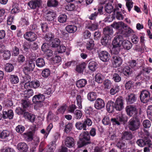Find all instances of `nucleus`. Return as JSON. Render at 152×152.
I'll return each mask as SVG.
<instances>
[{
  "mask_svg": "<svg viewBox=\"0 0 152 152\" xmlns=\"http://www.w3.org/2000/svg\"><path fill=\"white\" fill-rule=\"evenodd\" d=\"M103 33L104 36L101 39V42L103 45L105 46L110 42L113 34V29L110 27H106L104 28Z\"/></svg>",
  "mask_w": 152,
  "mask_h": 152,
  "instance_id": "obj_1",
  "label": "nucleus"
},
{
  "mask_svg": "<svg viewBox=\"0 0 152 152\" xmlns=\"http://www.w3.org/2000/svg\"><path fill=\"white\" fill-rule=\"evenodd\" d=\"M90 136L88 132L84 131L81 133L79 137V140L77 142L78 148H80L91 143Z\"/></svg>",
  "mask_w": 152,
  "mask_h": 152,
  "instance_id": "obj_2",
  "label": "nucleus"
},
{
  "mask_svg": "<svg viewBox=\"0 0 152 152\" xmlns=\"http://www.w3.org/2000/svg\"><path fill=\"white\" fill-rule=\"evenodd\" d=\"M140 120L136 117H133L128 122L129 128L132 131L138 129L140 127Z\"/></svg>",
  "mask_w": 152,
  "mask_h": 152,
  "instance_id": "obj_3",
  "label": "nucleus"
},
{
  "mask_svg": "<svg viewBox=\"0 0 152 152\" xmlns=\"http://www.w3.org/2000/svg\"><path fill=\"white\" fill-rule=\"evenodd\" d=\"M25 66L23 69L25 73L29 74L31 71H33L35 66V63L32 60L27 61Z\"/></svg>",
  "mask_w": 152,
  "mask_h": 152,
  "instance_id": "obj_4",
  "label": "nucleus"
},
{
  "mask_svg": "<svg viewBox=\"0 0 152 152\" xmlns=\"http://www.w3.org/2000/svg\"><path fill=\"white\" fill-rule=\"evenodd\" d=\"M45 99V96L43 94H39L38 95L34 96L33 97L32 101L34 103H37L36 106L40 107L43 105L42 102Z\"/></svg>",
  "mask_w": 152,
  "mask_h": 152,
  "instance_id": "obj_5",
  "label": "nucleus"
},
{
  "mask_svg": "<svg viewBox=\"0 0 152 152\" xmlns=\"http://www.w3.org/2000/svg\"><path fill=\"white\" fill-rule=\"evenodd\" d=\"M140 99L143 103H146L151 100V98L149 92L144 90L141 91L140 96Z\"/></svg>",
  "mask_w": 152,
  "mask_h": 152,
  "instance_id": "obj_6",
  "label": "nucleus"
},
{
  "mask_svg": "<svg viewBox=\"0 0 152 152\" xmlns=\"http://www.w3.org/2000/svg\"><path fill=\"white\" fill-rule=\"evenodd\" d=\"M125 110L127 115L130 116L134 117L137 113L136 107L133 105L127 106L125 108Z\"/></svg>",
  "mask_w": 152,
  "mask_h": 152,
  "instance_id": "obj_7",
  "label": "nucleus"
},
{
  "mask_svg": "<svg viewBox=\"0 0 152 152\" xmlns=\"http://www.w3.org/2000/svg\"><path fill=\"white\" fill-rule=\"evenodd\" d=\"M12 134L11 132L7 130H4L0 133V138L4 140L5 141H9L12 139Z\"/></svg>",
  "mask_w": 152,
  "mask_h": 152,
  "instance_id": "obj_8",
  "label": "nucleus"
},
{
  "mask_svg": "<svg viewBox=\"0 0 152 152\" xmlns=\"http://www.w3.org/2000/svg\"><path fill=\"white\" fill-rule=\"evenodd\" d=\"M115 109L117 110L121 111L124 108V100L122 97H119L116 99L114 103Z\"/></svg>",
  "mask_w": 152,
  "mask_h": 152,
  "instance_id": "obj_9",
  "label": "nucleus"
},
{
  "mask_svg": "<svg viewBox=\"0 0 152 152\" xmlns=\"http://www.w3.org/2000/svg\"><path fill=\"white\" fill-rule=\"evenodd\" d=\"M112 61L113 67L115 68L119 67L122 62V59L118 56H113Z\"/></svg>",
  "mask_w": 152,
  "mask_h": 152,
  "instance_id": "obj_10",
  "label": "nucleus"
},
{
  "mask_svg": "<svg viewBox=\"0 0 152 152\" xmlns=\"http://www.w3.org/2000/svg\"><path fill=\"white\" fill-rule=\"evenodd\" d=\"M23 36L24 38L30 42L35 41L37 38V35L31 31L26 32Z\"/></svg>",
  "mask_w": 152,
  "mask_h": 152,
  "instance_id": "obj_11",
  "label": "nucleus"
},
{
  "mask_svg": "<svg viewBox=\"0 0 152 152\" xmlns=\"http://www.w3.org/2000/svg\"><path fill=\"white\" fill-rule=\"evenodd\" d=\"M99 56L100 60L104 62L108 61L110 58V54L105 51L100 52L99 53Z\"/></svg>",
  "mask_w": 152,
  "mask_h": 152,
  "instance_id": "obj_12",
  "label": "nucleus"
},
{
  "mask_svg": "<svg viewBox=\"0 0 152 152\" xmlns=\"http://www.w3.org/2000/svg\"><path fill=\"white\" fill-rule=\"evenodd\" d=\"M123 40L122 35H118L116 36L113 41V45L121 46Z\"/></svg>",
  "mask_w": 152,
  "mask_h": 152,
  "instance_id": "obj_13",
  "label": "nucleus"
},
{
  "mask_svg": "<svg viewBox=\"0 0 152 152\" xmlns=\"http://www.w3.org/2000/svg\"><path fill=\"white\" fill-rule=\"evenodd\" d=\"M124 31L120 30L118 34H122L123 36L125 37H129L131 34L133 33V31L129 27L126 25L124 26Z\"/></svg>",
  "mask_w": 152,
  "mask_h": 152,
  "instance_id": "obj_14",
  "label": "nucleus"
},
{
  "mask_svg": "<svg viewBox=\"0 0 152 152\" xmlns=\"http://www.w3.org/2000/svg\"><path fill=\"white\" fill-rule=\"evenodd\" d=\"M105 102L102 99L98 98L95 101L94 107L97 110H100L104 108L105 106Z\"/></svg>",
  "mask_w": 152,
  "mask_h": 152,
  "instance_id": "obj_15",
  "label": "nucleus"
},
{
  "mask_svg": "<svg viewBox=\"0 0 152 152\" xmlns=\"http://www.w3.org/2000/svg\"><path fill=\"white\" fill-rule=\"evenodd\" d=\"M113 124L119 125L120 124V122L123 121L124 120V116L122 114H119L116 118H113L111 120Z\"/></svg>",
  "mask_w": 152,
  "mask_h": 152,
  "instance_id": "obj_16",
  "label": "nucleus"
},
{
  "mask_svg": "<svg viewBox=\"0 0 152 152\" xmlns=\"http://www.w3.org/2000/svg\"><path fill=\"white\" fill-rule=\"evenodd\" d=\"M151 140L148 137H144L142 139H140L137 140V143L140 147H143L144 145L150 143Z\"/></svg>",
  "mask_w": 152,
  "mask_h": 152,
  "instance_id": "obj_17",
  "label": "nucleus"
},
{
  "mask_svg": "<svg viewBox=\"0 0 152 152\" xmlns=\"http://www.w3.org/2000/svg\"><path fill=\"white\" fill-rule=\"evenodd\" d=\"M41 0H35L31 1L28 3V5L32 9H35L39 7L41 4Z\"/></svg>",
  "mask_w": 152,
  "mask_h": 152,
  "instance_id": "obj_18",
  "label": "nucleus"
},
{
  "mask_svg": "<svg viewBox=\"0 0 152 152\" xmlns=\"http://www.w3.org/2000/svg\"><path fill=\"white\" fill-rule=\"evenodd\" d=\"M65 145L68 148H72L74 145V139L70 137H67L65 140Z\"/></svg>",
  "mask_w": 152,
  "mask_h": 152,
  "instance_id": "obj_19",
  "label": "nucleus"
},
{
  "mask_svg": "<svg viewBox=\"0 0 152 152\" xmlns=\"http://www.w3.org/2000/svg\"><path fill=\"white\" fill-rule=\"evenodd\" d=\"M125 25L123 22L121 21L118 23L114 22L112 26L113 28L118 29V32L120 30L122 31V29H124Z\"/></svg>",
  "mask_w": 152,
  "mask_h": 152,
  "instance_id": "obj_20",
  "label": "nucleus"
},
{
  "mask_svg": "<svg viewBox=\"0 0 152 152\" xmlns=\"http://www.w3.org/2000/svg\"><path fill=\"white\" fill-rule=\"evenodd\" d=\"M136 100L135 95L134 94L128 95L126 98V101L128 104H131L134 103Z\"/></svg>",
  "mask_w": 152,
  "mask_h": 152,
  "instance_id": "obj_21",
  "label": "nucleus"
},
{
  "mask_svg": "<svg viewBox=\"0 0 152 152\" xmlns=\"http://www.w3.org/2000/svg\"><path fill=\"white\" fill-rule=\"evenodd\" d=\"M133 137V135L130 131H125L122 133V138L126 140H130Z\"/></svg>",
  "mask_w": 152,
  "mask_h": 152,
  "instance_id": "obj_22",
  "label": "nucleus"
},
{
  "mask_svg": "<svg viewBox=\"0 0 152 152\" xmlns=\"http://www.w3.org/2000/svg\"><path fill=\"white\" fill-rule=\"evenodd\" d=\"M105 73H107V72H104L103 74L99 73L96 74L95 76V81L99 83H102L105 77Z\"/></svg>",
  "mask_w": 152,
  "mask_h": 152,
  "instance_id": "obj_23",
  "label": "nucleus"
},
{
  "mask_svg": "<svg viewBox=\"0 0 152 152\" xmlns=\"http://www.w3.org/2000/svg\"><path fill=\"white\" fill-rule=\"evenodd\" d=\"M17 148L20 152H26L28 150V147L26 143L20 142L17 145Z\"/></svg>",
  "mask_w": 152,
  "mask_h": 152,
  "instance_id": "obj_24",
  "label": "nucleus"
},
{
  "mask_svg": "<svg viewBox=\"0 0 152 152\" xmlns=\"http://www.w3.org/2000/svg\"><path fill=\"white\" fill-rule=\"evenodd\" d=\"M105 12L109 14L110 13L112 12H113V16L114 15H115V13L117 9L113 10V7L112 5L110 4H106L105 7Z\"/></svg>",
  "mask_w": 152,
  "mask_h": 152,
  "instance_id": "obj_25",
  "label": "nucleus"
},
{
  "mask_svg": "<svg viewBox=\"0 0 152 152\" xmlns=\"http://www.w3.org/2000/svg\"><path fill=\"white\" fill-rule=\"evenodd\" d=\"M14 116V113L12 110H10L8 111H4L3 112V116L4 118H9L12 119Z\"/></svg>",
  "mask_w": 152,
  "mask_h": 152,
  "instance_id": "obj_26",
  "label": "nucleus"
},
{
  "mask_svg": "<svg viewBox=\"0 0 152 152\" xmlns=\"http://www.w3.org/2000/svg\"><path fill=\"white\" fill-rule=\"evenodd\" d=\"M30 86L34 88H37L40 86V82L38 80H34L32 81L30 83H26L25 85V86Z\"/></svg>",
  "mask_w": 152,
  "mask_h": 152,
  "instance_id": "obj_27",
  "label": "nucleus"
},
{
  "mask_svg": "<svg viewBox=\"0 0 152 152\" xmlns=\"http://www.w3.org/2000/svg\"><path fill=\"white\" fill-rule=\"evenodd\" d=\"M86 64L84 62L76 66V70L78 73H83L84 69L86 68Z\"/></svg>",
  "mask_w": 152,
  "mask_h": 152,
  "instance_id": "obj_28",
  "label": "nucleus"
},
{
  "mask_svg": "<svg viewBox=\"0 0 152 152\" xmlns=\"http://www.w3.org/2000/svg\"><path fill=\"white\" fill-rule=\"evenodd\" d=\"M24 116L26 118H27L31 122H33L35 120V117L34 115L29 113L28 112H25L24 113Z\"/></svg>",
  "mask_w": 152,
  "mask_h": 152,
  "instance_id": "obj_29",
  "label": "nucleus"
},
{
  "mask_svg": "<svg viewBox=\"0 0 152 152\" xmlns=\"http://www.w3.org/2000/svg\"><path fill=\"white\" fill-rule=\"evenodd\" d=\"M106 108L108 112L112 113L114 111V102L112 101H109L106 105Z\"/></svg>",
  "mask_w": 152,
  "mask_h": 152,
  "instance_id": "obj_30",
  "label": "nucleus"
},
{
  "mask_svg": "<svg viewBox=\"0 0 152 152\" xmlns=\"http://www.w3.org/2000/svg\"><path fill=\"white\" fill-rule=\"evenodd\" d=\"M61 43L60 39L57 38H56L53 39L50 43V46L53 48H57L59 46Z\"/></svg>",
  "mask_w": 152,
  "mask_h": 152,
  "instance_id": "obj_31",
  "label": "nucleus"
},
{
  "mask_svg": "<svg viewBox=\"0 0 152 152\" xmlns=\"http://www.w3.org/2000/svg\"><path fill=\"white\" fill-rule=\"evenodd\" d=\"M87 83L86 80L85 79H81L77 81L76 84L77 87L82 88L85 86Z\"/></svg>",
  "mask_w": 152,
  "mask_h": 152,
  "instance_id": "obj_32",
  "label": "nucleus"
},
{
  "mask_svg": "<svg viewBox=\"0 0 152 152\" xmlns=\"http://www.w3.org/2000/svg\"><path fill=\"white\" fill-rule=\"evenodd\" d=\"M67 31L69 33H74L77 30V27L74 25H69L66 27Z\"/></svg>",
  "mask_w": 152,
  "mask_h": 152,
  "instance_id": "obj_33",
  "label": "nucleus"
},
{
  "mask_svg": "<svg viewBox=\"0 0 152 152\" xmlns=\"http://www.w3.org/2000/svg\"><path fill=\"white\" fill-rule=\"evenodd\" d=\"M36 64L37 66L39 67H42L45 65V61L42 58H38L36 61Z\"/></svg>",
  "mask_w": 152,
  "mask_h": 152,
  "instance_id": "obj_34",
  "label": "nucleus"
},
{
  "mask_svg": "<svg viewBox=\"0 0 152 152\" xmlns=\"http://www.w3.org/2000/svg\"><path fill=\"white\" fill-rule=\"evenodd\" d=\"M56 140H53L48 145V149L47 151L50 152H54L56 148Z\"/></svg>",
  "mask_w": 152,
  "mask_h": 152,
  "instance_id": "obj_35",
  "label": "nucleus"
},
{
  "mask_svg": "<svg viewBox=\"0 0 152 152\" xmlns=\"http://www.w3.org/2000/svg\"><path fill=\"white\" fill-rule=\"evenodd\" d=\"M55 15V14L54 12L49 11L46 14L45 18L48 21H52Z\"/></svg>",
  "mask_w": 152,
  "mask_h": 152,
  "instance_id": "obj_36",
  "label": "nucleus"
},
{
  "mask_svg": "<svg viewBox=\"0 0 152 152\" xmlns=\"http://www.w3.org/2000/svg\"><path fill=\"white\" fill-rule=\"evenodd\" d=\"M124 48L125 49L129 50L132 47V43L128 40H124L122 44Z\"/></svg>",
  "mask_w": 152,
  "mask_h": 152,
  "instance_id": "obj_37",
  "label": "nucleus"
},
{
  "mask_svg": "<svg viewBox=\"0 0 152 152\" xmlns=\"http://www.w3.org/2000/svg\"><path fill=\"white\" fill-rule=\"evenodd\" d=\"M11 83L13 84L18 83L19 82V79L18 77L15 75H11L10 78Z\"/></svg>",
  "mask_w": 152,
  "mask_h": 152,
  "instance_id": "obj_38",
  "label": "nucleus"
},
{
  "mask_svg": "<svg viewBox=\"0 0 152 152\" xmlns=\"http://www.w3.org/2000/svg\"><path fill=\"white\" fill-rule=\"evenodd\" d=\"M76 128L78 130H81L82 129L84 130H86V126L83 122V123L80 122H78L75 124Z\"/></svg>",
  "mask_w": 152,
  "mask_h": 152,
  "instance_id": "obj_39",
  "label": "nucleus"
},
{
  "mask_svg": "<svg viewBox=\"0 0 152 152\" xmlns=\"http://www.w3.org/2000/svg\"><path fill=\"white\" fill-rule=\"evenodd\" d=\"M96 98V93L94 92H91L88 94L87 98L88 100L91 101L95 100Z\"/></svg>",
  "mask_w": 152,
  "mask_h": 152,
  "instance_id": "obj_40",
  "label": "nucleus"
},
{
  "mask_svg": "<svg viewBox=\"0 0 152 152\" xmlns=\"http://www.w3.org/2000/svg\"><path fill=\"white\" fill-rule=\"evenodd\" d=\"M123 72L124 75L128 76L131 75L132 72V70L129 66H127L123 69Z\"/></svg>",
  "mask_w": 152,
  "mask_h": 152,
  "instance_id": "obj_41",
  "label": "nucleus"
},
{
  "mask_svg": "<svg viewBox=\"0 0 152 152\" xmlns=\"http://www.w3.org/2000/svg\"><path fill=\"white\" fill-rule=\"evenodd\" d=\"M58 4L57 0H48L47 2V5L50 7H56Z\"/></svg>",
  "mask_w": 152,
  "mask_h": 152,
  "instance_id": "obj_42",
  "label": "nucleus"
},
{
  "mask_svg": "<svg viewBox=\"0 0 152 152\" xmlns=\"http://www.w3.org/2000/svg\"><path fill=\"white\" fill-rule=\"evenodd\" d=\"M112 48V53L113 54L115 55H118L121 50V46L113 45Z\"/></svg>",
  "mask_w": 152,
  "mask_h": 152,
  "instance_id": "obj_43",
  "label": "nucleus"
},
{
  "mask_svg": "<svg viewBox=\"0 0 152 152\" xmlns=\"http://www.w3.org/2000/svg\"><path fill=\"white\" fill-rule=\"evenodd\" d=\"M97 65V64L96 62L92 61L89 63L88 67L90 70L94 71L95 70Z\"/></svg>",
  "mask_w": 152,
  "mask_h": 152,
  "instance_id": "obj_44",
  "label": "nucleus"
},
{
  "mask_svg": "<svg viewBox=\"0 0 152 152\" xmlns=\"http://www.w3.org/2000/svg\"><path fill=\"white\" fill-rule=\"evenodd\" d=\"M119 91V87L118 86H115L111 88L110 91V93L111 95H114Z\"/></svg>",
  "mask_w": 152,
  "mask_h": 152,
  "instance_id": "obj_45",
  "label": "nucleus"
},
{
  "mask_svg": "<svg viewBox=\"0 0 152 152\" xmlns=\"http://www.w3.org/2000/svg\"><path fill=\"white\" fill-rule=\"evenodd\" d=\"M50 72L49 69H45L42 71L41 73L42 76L44 78H47L50 75Z\"/></svg>",
  "mask_w": 152,
  "mask_h": 152,
  "instance_id": "obj_46",
  "label": "nucleus"
},
{
  "mask_svg": "<svg viewBox=\"0 0 152 152\" xmlns=\"http://www.w3.org/2000/svg\"><path fill=\"white\" fill-rule=\"evenodd\" d=\"M12 9L11 11L12 14H15L18 12H19V9L17 3H14L12 5Z\"/></svg>",
  "mask_w": 152,
  "mask_h": 152,
  "instance_id": "obj_47",
  "label": "nucleus"
},
{
  "mask_svg": "<svg viewBox=\"0 0 152 152\" xmlns=\"http://www.w3.org/2000/svg\"><path fill=\"white\" fill-rule=\"evenodd\" d=\"M23 136L25 139L28 141H31L33 139L32 134L31 132L24 133Z\"/></svg>",
  "mask_w": 152,
  "mask_h": 152,
  "instance_id": "obj_48",
  "label": "nucleus"
},
{
  "mask_svg": "<svg viewBox=\"0 0 152 152\" xmlns=\"http://www.w3.org/2000/svg\"><path fill=\"white\" fill-rule=\"evenodd\" d=\"M14 68V66L12 64L8 63L5 65V70L7 72H10L13 70Z\"/></svg>",
  "mask_w": 152,
  "mask_h": 152,
  "instance_id": "obj_49",
  "label": "nucleus"
},
{
  "mask_svg": "<svg viewBox=\"0 0 152 152\" xmlns=\"http://www.w3.org/2000/svg\"><path fill=\"white\" fill-rule=\"evenodd\" d=\"M147 112L148 118L152 121V105L148 106L147 110Z\"/></svg>",
  "mask_w": 152,
  "mask_h": 152,
  "instance_id": "obj_50",
  "label": "nucleus"
},
{
  "mask_svg": "<svg viewBox=\"0 0 152 152\" xmlns=\"http://www.w3.org/2000/svg\"><path fill=\"white\" fill-rule=\"evenodd\" d=\"M67 17L66 15L62 14L60 15L58 18V20L59 22L63 23L66 22Z\"/></svg>",
  "mask_w": 152,
  "mask_h": 152,
  "instance_id": "obj_51",
  "label": "nucleus"
},
{
  "mask_svg": "<svg viewBox=\"0 0 152 152\" xmlns=\"http://www.w3.org/2000/svg\"><path fill=\"white\" fill-rule=\"evenodd\" d=\"M98 15V12H95L88 15V18L91 20H95Z\"/></svg>",
  "mask_w": 152,
  "mask_h": 152,
  "instance_id": "obj_52",
  "label": "nucleus"
},
{
  "mask_svg": "<svg viewBox=\"0 0 152 152\" xmlns=\"http://www.w3.org/2000/svg\"><path fill=\"white\" fill-rule=\"evenodd\" d=\"M83 115L82 112L78 110H76L74 112V116L76 119H80Z\"/></svg>",
  "mask_w": 152,
  "mask_h": 152,
  "instance_id": "obj_53",
  "label": "nucleus"
},
{
  "mask_svg": "<svg viewBox=\"0 0 152 152\" xmlns=\"http://www.w3.org/2000/svg\"><path fill=\"white\" fill-rule=\"evenodd\" d=\"M82 99L81 96L79 95H77L76 97V100L77 105L79 109H81L82 108Z\"/></svg>",
  "mask_w": 152,
  "mask_h": 152,
  "instance_id": "obj_54",
  "label": "nucleus"
},
{
  "mask_svg": "<svg viewBox=\"0 0 152 152\" xmlns=\"http://www.w3.org/2000/svg\"><path fill=\"white\" fill-rule=\"evenodd\" d=\"M25 129L24 127L21 125H18L15 128L16 132L20 134L22 133L24 131Z\"/></svg>",
  "mask_w": 152,
  "mask_h": 152,
  "instance_id": "obj_55",
  "label": "nucleus"
},
{
  "mask_svg": "<svg viewBox=\"0 0 152 152\" xmlns=\"http://www.w3.org/2000/svg\"><path fill=\"white\" fill-rule=\"evenodd\" d=\"M94 46V41L93 40H91L88 42L87 43L86 47L88 50H90L93 48Z\"/></svg>",
  "mask_w": 152,
  "mask_h": 152,
  "instance_id": "obj_56",
  "label": "nucleus"
},
{
  "mask_svg": "<svg viewBox=\"0 0 152 152\" xmlns=\"http://www.w3.org/2000/svg\"><path fill=\"white\" fill-rule=\"evenodd\" d=\"M103 84L104 88L107 89L110 88L112 85L111 81L108 79L105 80L104 81Z\"/></svg>",
  "mask_w": 152,
  "mask_h": 152,
  "instance_id": "obj_57",
  "label": "nucleus"
},
{
  "mask_svg": "<svg viewBox=\"0 0 152 152\" xmlns=\"http://www.w3.org/2000/svg\"><path fill=\"white\" fill-rule=\"evenodd\" d=\"M21 104L24 110H25V109H26L29 106L30 103L26 100L23 99L21 101Z\"/></svg>",
  "mask_w": 152,
  "mask_h": 152,
  "instance_id": "obj_58",
  "label": "nucleus"
},
{
  "mask_svg": "<svg viewBox=\"0 0 152 152\" xmlns=\"http://www.w3.org/2000/svg\"><path fill=\"white\" fill-rule=\"evenodd\" d=\"M99 24L97 23H94L90 25L88 28L91 31H94L98 28Z\"/></svg>",
  "mask_w": 152,
  "mask_h": 152,
  "instance_id": "obj_59",
  "label": "nucleus"
},
{
  "mask_svg": "<svg viewBox=\"0 0 152 152\" xmlns=\"http://www.w3.org/2000/svg\"><path fill=\"white\" fill-rule=\"evenodd\" d=\"M72 128V124L71 123H69L65 126L64 131L65 132L68 133L70 131Z\"/></svg>",
  "mask_w": 152,
  "mask_h": 152,
  "instance_id": "obj_60",
  "label": "nucleus"
},
{
  "mask_svg": "<svg viewBox=\"0 0 152 152\" xmlns=\"http://www.w3.org/2000/svg\"><path fill=\"white\" fill-rule=\"evenodd\" d=\"M3 57L4 59L7 60L10 58L11 56L10 52L8 50H5L4 51Z\"/></svg>",
  "mask_w": 152,
  "mask_h": 152,
  "instance_id": "obj_61",
  "label": "nucleus"
},
{
  "mask_svg": "<svg viewBox=\"0 0 152 152\" xmlns=\"http://www.w3.org/2000/svg\"><path fill=\"white\" fill-rule=\"evenodd\" d=\"M132 0H126V5L128 8V11L130 12L131 9L133 7V3L132 1Z\"/></svg>",
  "mask_w": 152,
  "mask_h": 152,
  "instance_id": "obj_62",
  "label": "nucleus"
},
{
  "mask_svg": "<svg viewBox=\"0 0 152 152\" xmlns=\"http://www.w3.org/2000/svg\"><path fill=\"white\" fill-rule=\"evenodd\" d=\"M54 37V35L51 33H47L45 37V39L47 41H49Z\"/></svg>",
  "mask_w": 152,
  "mask_h": 152,
  "instance_id": "obj_63",
  "label": "nucleus"
},
{
  "mask_svg": "<svg viewBox=\"0 0 152 152\" xmlns=\"http://www.w3.org/2000/svg\"><path fill=\"white\" fill-rule=\"evenodd\" d=\"M29 48L33 50H35L38 48V45L35 42L29 45Z\"/></svg>",
  "mask_w": 152,
  "mask_h": 152,
  "instance_id": "obj_64",
  "label": "nucleus"
}]
</instances>
